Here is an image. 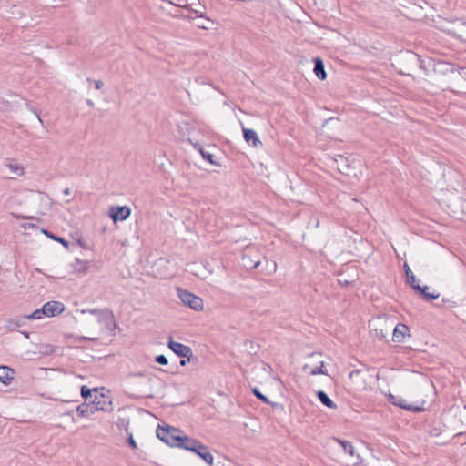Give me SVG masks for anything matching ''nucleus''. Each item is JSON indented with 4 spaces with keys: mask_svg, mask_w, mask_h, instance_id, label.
<instances>
[{
    "mask_svg": "<svg viewBox=\"0 0 466 466\" xmlns=\"http://www.w3.org/2000/svg\"><path fill=\"white\" fill-rule=\"evenodd\" d=\"M157 436L163 442L171 447L180 445L181 435L179 430L172 426L158 427L157 429Z\"/></svg>",
    "mask_w": 466,
    "mask_h": 466,
    "instance_id": "nucleus-1",
    "label": "nucleus"
},
{
    "mask_svg": "<svg viewBox=\"0 0 466 466\" xmlns=\"http://www.w3.org/2000/svg\"><path fill=\"white\" fill-rule=\"evenodd\" d=\"M177 290L178 298L184 305L197 311L203 309V300L201 298L181 288H177Z\"/></svg>",
    "mask_w": 466,
    "mask_h": 466,
    "instance_id": "nucleus-2",
    "label": "nucleus"
},
{
    "mask_svg": "<svg viewBox=\"0 0 466 466\" xmlns=\"http://www.w3.org/2000/svg\"><path fill=\"white\" fill-rule=\"evenodd\" d=\"M167 346L177 356L187 358L188 361L193 358L192 350L187 345L174 341L170 339Z\"/></svg>",
    "mask_w": 466,
    "mask_h": 466,
    "instance_id": "nucleus-3",
    "label": "nucleus"
},
{
    "mask_svg": "<svg viewBox=\"0 0 466 466\" xmlns=\"http://www.w3.org/2000/svg\"><path fill=\"white\" fill-rule=\"evenodd\" d=\"M390 400L393 405L402 408L408 411L420 412L424 410L423 407L409 404L408 401L401 397L390 395Z\"/></svg>",
    "mask_w": 466,
    "mask_h": 466,
    "instance_id": "nucleus-4",
    "label": "nucleus"
},
{
    "mask_svg": "<svg viewBox=\"0 0 466 466\" xmlns=\"http://www.w3.org/2000/svg\"><path fill=\"white\" fill-rule=\"evenodd\" d=\"M46 317H56L65 310V305L60 301L51 300L43 305Z\"/></svg>",
    "mask_w": 466,
    "mask_h": 466,
    "instance_id": "nucleus-5",
    "label": "nucleus"
},
{
    "mask_svg": "<svg viewBox=\"0 0 466 466\" xmlns=\"http://www.w3.org/2000/svg\"><path fill=\"white\" fill-rule=\"evenodd\" d=\"M243 137L245 141L253 147L262 146V142L260 141L257 132L253 129L243 127Z\"/></svg>",
    "mask_w": 466,
    "mask_h": 466,
    "instance_id": "nucleus-6",
    "label": "nucleus"
},
{
    "mask_svg": "<svg viewBox=\"0 0 466 466\" xmlns=\"http://www.w3.org/2000/svg\"><path fill=\"white\" fill-rule=\"evenodd\" d=\"M97 400H99L98 411L111 412L113 410V402L109 396L98 391Z\"/></svg>",
    "mask_w": 466,
    "mask_h": 466,
    "instance_id": "nucleus-7",
    "label": "nucleus"
},
{
    "mask_svg": "<svg viewBox=\"0 0 466 466\" xmlns=\"http://www.w3.org/2000/svg\"><path fill=\"white\" fill-rule=\"evenodd\" d=\"M15 370L5 365H0V382L9 385L15 377Z\"/></svg>",
    "mask_w": 466,
    "mask_h": 466,
    "instance_id": "nucleus-8",
    "label": "nucleus"
},
{
    "mask_svg": "<svg viewBox=\"0 0 466 466\" xmlns=\"http://www.w3.org/2000/svg\"><path fill=\"white\" fill-rule=\"evenodd\" d=\"M198 448L193 451L196 454H198L201 459H203L208 464L212 465L213 464V455L208 450V447L204 445L202 442L197 446Z\"/></svg>",
    "mask_w": 466,
    "mask_h": 466,
    "instance_id": "nucleus-9",
    "label": "nucleus"
},
{
    "mask_svg": "<svg viewBox=\"0 0 466 466\" xmlns=\"http://www.w3.org/2000/svg\"><path fill=\"white\" fill-rule=\"evenodd\" d=\"M181 441H179L180 445H177V448H182L187 451H195L201 442L198 440L190 438L188 436H181Z\"/></svg>",
    "mask_w": 466,
    "mask_h": 466,
    "instance_id": "nucleus-10",
    "label": "nucleus"
},
{
    "mask_svg": "<svg viewBox=\"0 0 466 466\" xmlns=\"http://www.w3.org/2000/svg\"><path fill=\"white\" fill-rule=\"evenodd\" d=\"M409 332V328L407 325L399 323L396 325V327L393 329L392 336L393 340L396 342H403L405 336Z\"/></svg>",
    "mask_w": 466,
    "mask_h": 466,
    "instance_id": "nucleus-11",
    "label": "nucleus"
},
{
    "mask_svg": "<svg viewBox=\"0 0 466 466\" xmlns=\"http://www.w3.org/2000/svg\"><path fill=\"white\" fill-rule=\"evenodd\" d=\"M413 289L417 292H419L425 300L431 301L433 299H436L440 297L439 293H433L429 291L428 286L421 287L420 284L413 286Z\"/></svg>",
    "mask_w": 466,
    "mask_h": 466,
    "instance_id": "nucleus-12",
    "label": "nucleus"
},
{
    "mask_svg": "<svg viewBox=\"0 0 466 466\" xmlns=\"http://www.w3.org/2000/svg\"><path fill=\"white\" fill-rule=\"evenodd\" d=\"M316 76L320 80H325L327 78V74L324 67V63L320 57L314 58V69Z\"/></svg>",
    "mask_w": 466,
    "mask_h": 466,
    "instance_id": "nucleus-13",
    "label": "nucleus"
},
{
    "mask_svg": "<svg viewBox=\"0 0 466 466\" xmlns=\"http://www.w3.org/2000/svg\"><path fill=\"white\" fill-rule=\"evenodd\" d=\"M317 397L324 406L329 409H337L336 403L326 394L325 391L319 390L317 392Z\"/></svg>",
    "mask_w": 466,
    "mask_h": 466,
    "instance_id": "nucleus-14",
    "label": "nucleus"
},
{
    "mask_svg": "<svg viewBox=\"0 0 466 466\" xmlns=\"http://www.w3.org/2000/svg\"><path fill=\"white\" fill-rule=\"evenodd\" d=\"M98 391L99 390L97 388L89 389L86 385H83L81 387L80 393H81V397L85 400L84 402H86L87 400H90L91 399H93L94 395H96Z\"/></svg>",
    "mask_w": 466,
    "mask_h": 466,
    "instance_id": "nucleus-15",
    "label": "nucleus"
},
{
    "mask_svg": "<svg viewBox=\"0 0 466 466\" xmlns=\"http://www.w3.org/2000/svg\"><path fill=\"white\" fill-rule=\"evenodd\" d=\"M41 232L46 236L48 238L52 239V240H55V241H57L59 243H61L66 248H69V241H67L66 238H62V237H59V236H56L55 235L54 233H52L51 231H49L48 229H45L43 228L41 230Z\"/></svg>",
    "mask_w": 466,
    "mask_h": 466,
    "instance_id": "nucleus-16",
    "label": "nucleus"
},
{
    "mask_svg": "<svg viewBox=\"0 0 466 466\" xmlns=\"http://www.w3.org/2000/svg\"><path fill=\"white\" fill-rule=\"evenodd\" d=\"M403 268L405 270L407 282L413 289V286L418 285L419 281L416 279L415 275L413 274V272L411 271V269L410 268L409 265L406 262L404 263Z\"/></svg>",
    "mask_w": 466,
    "mask_h": 466,
    "instance_id": "nucleus-17",
    "label": "nucleus"
},
{
    "mask_svg": "<svg viewBox=\"0 0 466 466\" xmlns=\"http://www.w3.org/2000/svg\"><path fill=\"white\" fill-rule=\"evenodd\" d=\"M195 148H197L201 154L202 157L208 160L211 165L219 166V164L214 159V155L205 151L199 145H194Z\"/></svg>",
    "mask_w": 466,
    "mask_h": 466,
    "instance_id": "nucleus-18",
    "label": "nucleus"
},
{
    "mask_svg": "<svg viewBox=\"0 0 466 466\" xmlns=\"http://www.w3.org/2000/svg\"><path fill=\"white\" fill-rule=\"evenodd\" d=\"M25 319H24V316L18 317L15 319H10L6 325V329L10 331H13L24 325Z\"/></svg>",
    "mask_w": 466,
    "mask_h": 466,
    "instance_id": "nucleus-19",
    "label": "nucleus"
},
{
    "mask_svg": "<svg viewBox=\"0 0 466 466\" xmlns=\"http://www.w3.org/2000/svg\"><path fill=\"white\" fill-rule=\"evenodd\" d=\"M335 441L342 447L343 451L350 456H354V447L350 441L336 438Z\"/></svg>",
    "mask_w": 466,
    "mask_h": 466,
    "instance_id": "nucleus-20",
    "label": "nucleus"
},
{
    "mask_svg": "<svg viewBox=\"0 0 466 466\" xmlns=\"http://www.w3.org/2000/svg\"><path fill=\"white\" fill-rule=\"evenodd\" d=\"M76 412L80 417H88L89 415L94 414L89 409L88 404L86 402L77 406Z\"/></svg>",
    "mask_w": 466,
    "mask_h": 466,
    "instance_id": "nucleus-21",
    "label": "nucleus"
},
{
    "mask_svg": "<svg viewBox=\"0 0 466 466\" xmlns=\"http://www.w3.org/2000/svg\"><path fill=\"white\" fill-rule=\"evenodd\" d=\"M6 167L10 169L11 172L17 176H23L24 175V167L15 162H10L6 164Z\"/></svg>",
    "mask_w": 466,
    "mask_h": 466,
    "instance_id": "nucleus-22",
    "label": "nucleus"
},
{
    "mask_svg": "<svg viewBox=\"0 0 466 466\" xmlns=\"http://www.w3.org/2000/svg\"><path fill=\"white\" fill-rule=\"evenodd\" d=\"M44 316H46V313H45L44 308L42 307L41 309H35L34 312H32L29 315H24V319H40Z\"/></svg>",
    "mask_w": 466,
    "mask_h": 466,
    "instance_id": "nucleus-23",
    "label": "nucleus"
},
{
    "mask_svg": "<svg viewBox=\"0 0 466 466\" xmlns=\"http://www.w3.org/2000/svg\"><path fill=\"white\" fill-rule=\"evenodd\" d=\"M131 214V209L127 206H118V221L127 219Z\"/></svg>",
    "mask_w": 466,
    "mask_h": 466,
    "instance_id": "nucleus-24",
    "label": "nucleus"
},
{
    "mask_svg": "<svg viewBox=\"0 0 466 466\" xmlns=\"http://www.w3.org/2000/svg\"><path fill=\"white\" fill-rule=\"evenodd\" d=\"M309 374L312 376H316L319 374L327 375V370L324 368V362L321 361L319 367H315L310 370Z\"/></svg>",
    "mask_w": 466,
    "mask_h": 466,
    "instance_id": "nucleus-25",
    "label": "nucleus"
},
{
    "mask_svg": "<svg viewBox=\"0 0 466 466\" xmlns=\"http://www.w3.org/2000/svg\"><path fill=\"white\" fill-rule=\"evenodd\" d=\"M86 403L88 404L89 409L92 410L93 413L98 411V404L99 400H97V394L94 395V398L90 400H87Z\"/></svg>",
    "mask_w": 466,
    "mask_h": 466,
    "instance_id": "nucleus-26",
    "label": "nucleus"
},
{
    "mask_svg": "<svg viewBox=\"0 0 466 466\" xmlns=\"http://www.w3.org/2000/svg\"><path fill=\"white\" fill-rule=\"evenodd\" d=\"M86 403L88 404L89 409L92 410L93 413L98 411V404L99 400H97V394L94 395V398L90 400H87Z\"/></svg>",
    "mask_w": 466,
    "mask_h": 466,
    "instance_id": "nucleus-27",
    "label": "nucleus"
},
{
    "mask_svg": "<svg viewBox=\"0 0 466 466\" xmlns=\"http://www.w3.org/2000/svg\"><path fill=\"white\" fill-rule=\"evenodd\" d=\"M86 403L88 404L89 409L92 410L93 413L98 411V404L99 400H97V394L94 395V398L90 400H87Z\"/></svg>",
    "mask_w": 466,
    "mask_h": 466,
    "instance_id": "nucleus-28",
    "label": "nucleus"
},
{
    "mask_svg": "<svg viewBox=\"0 0 466 466\" xmlns=\"http://www.w3.org/2000/svg\"><path fill=\"white\" fill-rule=\"evenodd\" d=\"M446 71L458 72L466 80V67L449 66Z\"/></svg>",
    "mask_w": 466,
    "mask_h": 466,
    "instance_id": "nucleus-29",
    "label": "nucleus"
},
{
    "mask_svg": "<svg viewBox=\"0 0 466 466\" xmlns=\"http://www.w3.org/2000/svg\"><path fill=\"white\" fill-rule=\"evenodd\" d=\"M107 215L112 219L113 223L115 225H116V218H117V215H116V205L111 206L109 208Z\"/></svg>",
    "mask_w": 466,
    "mask_h": 466,
    "instance_id": "nucleus-30",
    "label": "nucleus"
},
{
    "mask_svg": "<svg viewBox=\"0 0 466 466\" xmlns=\"http://www.w3.org/2000/svg\"><path fill=\"white\" fill-rule=\"evenodd\" d=\"M126 431H127V441L128 445H129L133 450H136V449L137 448V442H136V441H135V439H134V437H133L132 432H129V431H127V429H126Z\"/></svg>",
    "mask_w": 466,
    "mask_h": 466,
    "instance_id": "nucleus-31",
    "label": "nucleus"
},
{
    "mask_svg": "<svg viewBox=\"0 0 466 466\" xmlns=\"http://www.w3.org/2000/svg\"><path fill=\"white\" fill-rule=\"evenodd\" d=\"M254 395L264 403H268V399L263 395L257 388L253 389Z\"/></svg>",
    "mask_w": 466,
    "mask_h": 466,
    "instance_id": "nucleus-32",
    "label": "nucleus"
},
{
    "mask_svg": "<svg viewBox=\"0 0 466 466\" xmlns=\"http://www.w3.org/2000/svg\"><path fill=\"white\" fill-rule=\"evenodd\" d=\"M362 376V371L360 370H354L350 373V379L354 381L355 380Z\"/></svg>",
    "mask_w": 466,
    "mask_h": 466,
    "instance_id": "nucleus-33",
    "label": "nucleus"
},
{
    "mask_svg": "<svg viewBox=\"0 0 466 466\" xmlns=\"http://www.w3.org/2000/svg\"><path fill=\"white\" fill-rule=\"evenodd\" d=\"M374 332L376 336L379 338V339L382 340L386 338L388 332H384V329L382 328L380 329H374Z\"/></svg>",
    "mask_w": 466,
    "mask_h": 466,
    "instance_id": "nucleus-34",
    "label": "nucleus"
},
{
    "mask_svg": "<svg viewBox=\"0 0 466 466\" xmlns=\"http://www.w3.org/2000/svg\"><path fill=\"white\" fill-rule=\"evenodd\" d=\"M156 362H157L160 365H167L168 363V360L164 355H158L156 357Z\"/></svg>",
    "mask_w": 466,
    "mask_h": 466,
    "instance_id": "nucleus-35",
    "label": "nucleus"
},
{
    "mask_svg": "<svg viewBox=\"0 0 466 466\" xmlns=\"http://www.w3.org/2000/svg\"><path fill=\"white\" fill-rule=\"evenodd\" d=\"M86 81L89 82L90 84L92 83L91 78H87ZM93 83L95 84L96 89H101L104 86V83L102 80H95V81H93Z\"/></svg>",
    "mask_w": 466,
    "mask_h": 466,
    "instance_id": "nucleus-36",
    "label": "nucleus"
},
{
    "mask_svg": "<svg viewBox=\"0 0 466 466\" xmlns=\"http://www.w3.org/2000/svg\"><path fill=\"white\" fill-rule=\"evenodd\" d=\"M8 105H9V102L7 100L4 99L3 97H0V108L1 109L7 107Z\"/></svg>",
    "mask_w": 466,
    "mask_h": 466,
    "instance_id": "nucleus-37",
    "label": "nucleus"
},
{
    "mask_svg": "<svg viewBox=\"0 0 466 466\" xmlns=\"http://www.w3.org/2000/svg\"><path fill=\"white\" fill-rule=\"evenodd\" d=\"M76 262L77 264L81 265V268H76L77 270H79V271H86V266H85V264L82 261H80L79 259L76 258Z\"/></svg>",
    "mask_w": 466,
    "mask_h": 466,
    "instance_id": "nucleus-38",
    "label": "nucleus"
},
{
    "mask_svg": "<svg viewBox=\"0 0 466 466\" xmlns=\"http://www.w3.org/2000/svg\"><path fill=\"white\" fill-rule=\"evenodd\" d=\"M177 6H186V3L184 0H177V3L175 4Z\"/></svg>",
    "mask_w": 466,
    "mask_h": 466,
    "instance_id": "nucleus-39",
    "label": "nucleus"
},
{
    "mask_svg": "<svg viewBox=\"0 0 466 466\" xmlns=\"http://www.w3.org/2000/svg\"><path fill=\"white\" fill-rule=\"evenodd\" d=\"M63 194H64V195H66V196H69V195H71V190H70V188L66 187V188L63 190Z\"/></svg>",
    "mask_w": 466,
    "mask_h": 466,
    "instance_id": "nucleus-40",
    "label": "nucleus"
},
{
    "mask_svg": "<svg viewBox=\"0 0 466 466\" xmlns=\"http://www.w3.org/2000/svg\"><path fill=\"white\" fill-rule=\"evenodd\" d=\"M198 26L199 28L208 29V26L204 22H201V24L198 25Z\"/></svg>",
    "mask_w": 466,
    "mask_h": 466,
    "instance_id": "nucleus-41",
    "label": "nucleus"
},
{
    "mask_svg": "<svg viewBox=\"0 0 466 466\" xmlns=\"http://www.w3.org/2000/svg\"><path fill=\"white\" fill-rule=\"evenodd\" d=\"M21 334L26 339H29L30 337V332L28 331H21Z\"/></svg>",
    "mask_w": 466,
    "mask_h": 466,
    "instance_id": "nucleus-42",
    "label": "nucleus"
},
{
    "mask_svg": "<svg viewBox=\"0 0 466 466\" xmlns=\"http://www.w3.org/2000/svg\"><path fill=\"white\" fill-rule=\"evenodd\" d=\"M32 110H33V112L35 114V116H37V119L42 123V119H41L40 115H39V113L37 112V110H35V109H32Z\"/></svg>",
    "mask_w": 466,
    "mask_h": 466,
    "instance_id": "nucleus-43",
    "label": "nucleus"
},
{
    "mask_svg": "<svg viewBox=\"0 0 466 466\" xmlns=\"http://www.w3.org/2000/svg\"><path fill=\"white\" fill-rule=\"evenodd\" d=\"M86 104L91 107L94 106V102L91 99H86Z\"/></svg>",
    "mask_w": 466,
    "mask_h": 466,
    "instance_id": "nucleus-44",
    "label": "nucleus"
},
{
    "mask_svg": "<svg viewBox=\"0 0 466 466\" xmlns=\"http://www.w3.org/2000/svg\"><path fill=\"white\" fill-rule=\"evenodd\" d=\"M259 263H260L259 261H256V262L251 266V268H257L259 266Z\"/></svg>",
    "mask_w": 466,
    "mask_h": 466,
    "instance_id": "nucleus-45",
    "label": "nucleus"
},
{
    "mask_svg": "<svg viewBox=\"0 0 466 466\" xmlns=\"http://www.w3.org/2000/svg\"><path fill=\"white\" fill-rule=\"evenodd\" d=\"M157 263L158 264H165V263H167V260L164 259V258H160Z\"/></svg>",
    "mask_w": 466,
    "mask_h": 466,
    "instance_id": "nucleus-46",
    "label": "nucleus"
},
{
    "mask_svg": "<svg viewBox=\"0 0 466 466\" xmlns=\"http://www.w3.org/2000/svg\"><path fill=\"white\" fill-rule=\"evenodd\" d=\"M309 368V364H305L302 369H303V370H307Z\"/></svg>",
    "mask_w": 466,
    "mask_h": 466,
    "instance_id": "nucleus-47",
    "label": "nucleus"
},
{
    "mask_svg": "<svg viewBox=\"0 0 466 466\" xmlns=\"http://www.w3.org/2000/svg\"><path fill=\"white\" fill-rule=\"evenodd\" d=\"M180 365L181 366H185L186 365V360H180Z\"/></svg>",
    "mask_w": 466,
    "mask_h": 466,
    "instance_id": "nucleus-48",
    "label": "nucleus"
},
{
    "mask_svg": "<svg viewBox=\"0 0 466 466\" xmlns=\"http://www.w3.org/2000/svg\"><path fill=\"white\" fill-rule=\"evenodd\" d=\"M461 22L462 25L466 26V20L465 19H461Z\"/></svg>",
    "mask_w": 466,
    "mask_h": 466,
    "instance_id": "nucleus-49",
    "label": "nucleus"
},
{
    "mask_svg": "<svg viewBox=\"0 0 466 466\" xmlns=\"http://www.w3.org/2000/svg\"><path fill=\"white\" fill-rule=\"evenodd\" d=\"M46 349H52V348H53V346H51V345H46ZM49 351H50V352H52V350H50Z\"/></svg>",
    "mask_w": 466,
    "mask_h": 466,
    "instance_id": "nucleus-50",
    "label": "nucleus"
},
{
    "mask_svg": "<svg viewBox=\"0 0 466 466\" xmlns=\"http://www.w3.org/2000/svg\"><path fill=\"white\" fill-rule=\"evenodd\" d=\"M96 312H98V310H97V309H93V310H91V313H94V314H95V313H96Z\"/></svg>",
    "mask_w": 466,
    "mask_h": 466,
    "instance_id": "nucleus-51",
    "label": "nucleus"
},
{
    "mask_svg": "<svg viewBox=\"0 0 466 466\" xmlns=\"http://www.w3.org/2000/svg\"><path fill=\"white\" fill-rule=\"evenodd\" d=\"M106 227H103V228H102V231H103V232H105V231H106Z\"/></svg>",
    "mask_w": 466,
    "mask_h": 466,
    "instance_id": "nucleus-52",
    "label": "nucleus"
},
{
    "mask_svg": "<svg viewBox=\"0 0 466 466\" xmlns=\"http://www.w3.org/2000/svg\"><path fill=\"white\" fill-rule=\"evenodd\" d=\"M464 409L466 410V404L464 405Z\"/></svg>",
    "mask_w": 466,
    "mask_h": 466,
    "instance_id": "nucleus-53",
    "label": "nucleus"
},
{
    "mask_svg": "<svg viewBox=\"0 0 466 466\" xmlns=\"http://www.w3.org/2000/svg\"><path fill=\"white\" fill-rule=\"evenodd\" d=\"M464 41L466 42V39Z\"/></svg>",
    "mask_w": 466,
    "mask_h": 466,
    "instance_id": "nucleus-54",
    "label": "nucleus"
}]
</instances>
